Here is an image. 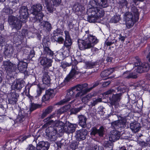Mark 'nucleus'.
Returning a JSON list of instances; mask_svg holds the SVG:
<instances>
[{"mask_svg":"<svg viewBox=\"0 0 150 150\" xmlns=\"http://www.w3.org/2000/svg\"><path fill=\"white\" fill-rule=\"evenodd\" d=\"M41 106L40 105L32 103L30 106V110L31 111H32L38 108L41 107Z\"/></svg>","mask_w":150,"mask_h":150,"instance_id":"obj_50","label":"nucleus"},{"mask_svg":"<svg viewBox=\"0 0 150 150\" xmlns=\"http://www.w3.org/2000/svg\"><path fill=\"white\" fill-rule=\"evenodd\" d=\"M102 100V98H98L97 99L93 98V102H91V105L92 106H94L98 103L101 102Z\"/></svg>","mask_w":150,"mask_h":150,"instance_id":"obj_53","label":"nucleus"},{"mask_svg":"<svg viewBox=\"0 0 150 150\" xmlns=\"http://www.w3.org/2000/svg\"><path fill=\"white\" fill-rule=\"evenodd\" d=\"M90 132V134L91 136L98 135L100 137H103L105 132L104 128L103 126H101L99 129L95 127H93L91 128Z\"/></svg>","mask_w":150,"mask_h":150,"instance_id":"obj_7","label":"nucleus"},{"mask_svg":"<svg viewBox=\"0 0 150 150\" xmlns=\"http://www.w3.org/2000/svg\"><path fill=\"white\" fill-rule=\"evenodd\" d=\"M120 16L117 15H115L112 17L111 19V21L113 23H117L120 20Z\"/></svg>","mask_w":150,"mask_h":150,"instance_id":"obj_54","label":"nucleus"},{"mask_svg":"<svg viewBox=\"0 0 150 150\" xmlns=\"http://www.w3.org/2000/svg\"><path fill=\"white\" fill-rule=\"evenodd\" d=\"M40 63L41 65L46 69H48L51 67L52 65V60L45 56H41L39 58Z\"/></svg>","mask_w":150,"mask_h":150,"instance_id":"obj_8","label":"nucleus"},{"mask_svg":"<svg viewBox=\"0 0 150 150\" xmlns=\"http://www.w3.org/2000/svg\"><path fill=\"white\" fill-rule=\"evenodd\" d=\"M135 60L134 61V65L135 67H138L141 64V62L140 59H139V57H135Z\"/></svg>","mask_w":150,"mask_h":150,"instance_id":"obj_58","label":"nucleus"},{"mask_svg":"<svg viewBox=\"0 0 150 150\" xmlns=\"http://www.w3.org/2000/svg\"><path fill=\"white\" fill-rule=\"evenodd\" d=\"M88 85L86 83L79 84L73 87V88L76 91H79V92H80L85 89H88V88H85Z\"/></svg>","mask_w":150,"mask_h":150,"instance_id":"obj_33","label":"nucleus"},{"mask_svg":"<svg viewBox=\"0 0 150 150\" xmlns=\"http://www.w3.org/2000/svg\"><path fill=\"white\" fill-rule=\"evenodd\" d=\"M87 20L90 23L99 22L100 21L99 18L93 13H92L91 15L88 16Z\"/></svg>","mask_w":150,"mask_h":150,"instance_id":"obj_34","label":"nucleus"},{"mask_svg":"<svg viewBox=\"0 0 150 150\" xmlns=\"http://www.w3.org/2000/svg\"><path fill=\"white\" fill-rule=\"evenodd\" d=\"M63 43L64 45L63 48H65L66 47L67 50H70L71 48V46L72 43L71 39H65Z\"/></svg>","mask_w":150,"mask_h":150,"instance_id":"obj_38","label":"nucleus"},{"mask_svg":"<svg viewBox=\"0 0 150 150\" xmlns=\"http://www.w3.org/2000/svg\"><path fill=\"white\" fill-rule=\"evenodd\" d=\"M37 86L38 88L36 90L37 95L35 96L36 98L38 97L41 95L42 91L44 90L43 88L41 87L40 86L38 85Z\"/></svg>","mask_w":150,"mask_h":150,"instance_id":"obj_51","label":"nucleus"},{"mask_svg":"<svg viewBox=\"0 0 150 150\" xmlns=\"http://www.w3.org/2000/svg\"><path fill=\"white\" fill-rule=\"evenodd\" d=\"M93 96L92 94L90 93L88 94L86 96L82 98L81 100L83 103H86L88 102L89 100Z\"/></svg>","mask_w":150,"mask_h":150,"instance_id":"obj_47","label":"nucleus"},{"mask_svg":"<svg viewBox=\"0 0 150 150\" xmlns=\"http://www.w3.org/2000/svg\"><path fill=\"white\" fill-rule=\"evenodd\" d=\"M2 11L3 13H5L7 15L12 14L13 13V10L9 7L4 8L3 9Z\"/></svg>","mask_w":150,"mask_h":150,"instance_id":"obj_48","label":"nucleus"},{"mask_svg":"<svg viewBox=\"0 0 150 150\" xmlns=\"http://www.w3.org/2000/svg\"><path fill=\"white\" fill-rule=\"evenodd\" d=\"M20 19L19 20L18 19L15 23L12 25L14 28L16 29L17 30H19L21 28L22 25V22L25 21V20L22 19Z\"/></svg>","mask_w":150,"mask_h":150,"instance_id":"obj_35","label":"nucleus"},{"mask_svg":"<svg viewBox=\"0 0 150 150\" xmlns=\"http://www.w3.org/2000/svg\"><path fill=\"white\" fill-rule=\"evenodd\" d=\"M47 123L49 125L53 124V127H54L59 131L64 129L65 125L64 123L62 121L59 120L54 121L52 120H51L48 121Z\"/></svg>","mask_w":150,"mask_h":150,"instance_id":"obj_11","label":"nucleus"},{"mask_svg":"<svg viewBox=\"0 0 150 150\" xmlns=\"http://www.w3.org/2000/svg\"><path fill=\"white\" fill-rule=\"evenodd\" d=\"M55 114H53L52 115H50V116L47 117L46 118L44 119L43 120V122H46L45 124L47 125H48L47 123V122L50 121V119L51 118H53L54 117V115Z\"/></svg>","mask_w":150,"mask_h":150,"instance_id":"obj_63","label":"nucleus"},{"mask_svg":"<svg viewBox=\"0 0 150 150\" xmlns=\"http://www.w3.org/2000/svg\"><path fill=\"white\" fill-rule=\"evenodd\" d=\"M42 7V4H40L33 5L31 8L32 13L33 14H36L38 13L41 12Z\"/></svg>","mask_w":150,"mask_h":150,"instance_id":"obj_22","label":"nucleus"},{"mask_svg":"<svg viewBox=\"0 0 150 150\" xmlns=\"http://www.w3.org/2000/svg\"><path fill=\"white\" fill-rule=\"evenodd\" d=\"M45 93L50 98H52L55 95V93L53 89H49L46 91Z\"/></svg>","mask_w":150,"mask_h":150,"instance_id":"obj_49","label":"nucleus"},{"mask_svg":"<svg viewBox=\"0 0 150 150\" xmlns=\"http://www.w3.org/2000/svg\"><path fill=\"white\" fill-rule=\"evenodd\" d=\"M109 137V139L111 141L114 142L118 140L120 137V132L117 130H112Z\"/></svg>","mask_w":150,"mask_h":150,"instance_id":"obj_16","label":"nucleus"},{"mask_svg":"<svg viewBox=\"0 0 150 150\" xmlns=\"http://www.w3.org/2000/svg\"><path fill=\"white\" fill-rule=\"evenodd\" d=\"M19 12L20 19H22L25 21L28 16L27 7L25 6H21L19 8Z\"/></svg>","mask_w":150,"mask_h":150,"instance_id":"obj_13","label":"nucleus"},{"mask_svg":"<svg viewBox=\"0 0 150 150\" xmlns=\"http://www.w3.org/2000/svg\"><path fill=\"white\" fill-rule=\"evenodd\" d=\"M41 26L44 29L48 32H50L52 29V25L47 21H43L41 22Z\"/></svg>","mask_w":150,"mask_h":150,"instance_id":"obj_27","label":"nucleus"},{"mask_svg":"<svg viewBox=\"0 0 150 150\" xmlns=\"http://www.w3.org/2000/svg\"><path fill=\"white\" fill-rule=\"evenodd\" d=\"M67 50L64 51L62 53L58 54L57 55V57H59V55L61 59H63L64 57H68L69 55L70 50Z\"/></svg>","mask_w":150,"mask_h":150,"instance_id":"obj_42","label":"nucleus"},{"mask_svg":"<svg viewBox=\"0 0 150 150\" xmlns=\"http://www.w3.org/2000/svg\"><path fill=\"white\" fill-rule=\"evenodd\" d=\"M131 12L133 14V16L135 17V20H138L139 18V10L136 7L132 5L131 6Z\"/></svg>","mask_w":150,"mask_h":150,"instance_id":"obj_28","label":"nucleus"},{"mask_svg":"<svg viewBox=\"0 0 150 150\" xmlns=\"http://www.w3.org/2000/svg\"><path fill=\"white\" fill-rule=\"evenodd\" d=\"M42 81L43 84L49 86L50 85L51 79L50 77L47 72L42 71Z\"/></svg>","mask_w":150,"mask_h":150,"instance_id":"obj_25","label":"nucleus"},{"mask_svg":"<svg viewBox=\"0 0 150 150\" xmlns=\"http://www.w3.org/2000/svg\"><path fill=\"white\" fill-rule=\"evenodd\" d=\"M75 91L76 90L73 88V87L71 88L70 89L68 90L66 98L57 103V105H63L65 103L70 100L71 99L74 97L75 94Z\"/></svg>","mask_w":150,"mask_h":150,"instance_id":"obj_6","label":"nucleus"},{"mask_svg":"<svg viewBox=\"0 0 150 150\" xmlns=\"http://www.w3.org/2000/svg\"><path fill=\"white\" fill-rule=\"evenodd\" d=\"M79 125L83 128H85L87 127L86 121L87 118L84 115H79L78 116Z\"/></svg>","mask_w":150,"mask_h":150,"instance_id":"obj_17","label":"nucleus"},{"mask_svg":"<svg viewBox=\"0 0 150 150\" xmlns=\"http://www.w3.org/2000/svg\"><path fill=\"white\" fill-rule=\"evenodd\" d=\"M7 108V104L2 105L0 104V116H5L6 113V109Z\"/></svg>","mask_w":150,"mask_h":150,"instance_id":"obj_41","label":"nucleus"},{"mask_svg":"<svg viewBox=\"0 0 150 150\" xmlns=\"http://www.w3.org/2000/svg\"><path fill=\"white\" fill-rule=\"evenodd\" d=\"M35 16L34 17V20L35 21H39L40 22L42 20L44 15L42 12L38 13L36 14H33Z\"/></svg>","mask_w":150,"mask_h":150,"instance_id":"obj_40","label":"nucleus"},{"mask_svg":"<svg viewBox=\"0 0 150 150\" xmlns=\"http://www.w3.org/2000/svg\"><path fill=\"white\" fill-rule=\"evenodd\" d=\"M115 89H110L109 90L107 91L104 93V95H108L111 94H113L115 92H116V91L117 92L119 91H121L122 90V88L121 87H118L115 88Z\"/></svg>","mask_w":150,"mask_h":150,"instance_id":"obj_39","label":"nucleus"},{"mask_svg":"<svg viewBox=\"0 0 150 150\" xmlns=\"http://www.w3.org/2000/svg\"><path fill=\"white\" fill-rule=\"evenodd\" d=\"M129 127L133 133H136L139 132L141 127L139 123L137 122H134L130 124Z\"/></svg>","mask_w":150,"mask_h":150,"instance_id":"obj_20","label":"nucleus"},{"mask_svg":"<svg viewBox=\"0 0 150 150\" xmlns=\"http://www.w3.org/2000/svg\"><path fill=\"white\" fill-rule=\"evenodd\" d=\"M27 66V63L22 61H19L17 65L18 69L21 73H24L26 70Z\"/></svg>","mask_w":150,"mask_h":150,"instance_id":"obj_24","label":"nucleus"},{"mask_svg":"<svg viewBox=\"0 0 150 150\" xmlns=\"http://www.w3.org/2000/svg\"><path fill=\"white\" fill-rule=\"evenodd\" d=\"M149 69V64L148 63L144 62L142 63L140 66L137 67L136 72L141 73L143 72H147Z\"/></svg>","mask_w":150,"mask_h":150,"instance_id":"obj_15","label":"nucleus"},{"mask_svg":"<svg viewBox=\"0 0 150 150\" xmlns=\"http://www.w3.org/2000/svg\"><path fill=\"white\" fill-rule=\"evenodd\" d=\"M100 83V81H97L93 84V86L89 88L88 89H85L83 91L80 92H78L75 96L76 97H79L80 96H81L85 94H86L87 92L90 91L93 88L96 87L97 86H98Z\"/></svg>","mask_w":150,"mask_h":150,"instance_id":"obj_14","label":"nucleus"},{"mask_svg":"<svg viewBox=\"0 0 150 150\" xmlns=\"http://www.w3.org/2000/svg\"><path fill=\"white\" fill-rule=\"evenodd\" d=\"M84 107V106H81L78 108H73L70 110V114H76Z\"/></svg>","mask_w":150,"mask_h":150,"instance_id":"obj_46","label":"nucleus"},{"mask_svg":"<svg viewBox=\"0 0 150 150\" xmlns=\"http://www.w3.org/2000/svg\"><path fill=\"white\" fill-rule=\"evenodd\" d=\"M18 19V18L16 16H9L8 18V23L10 25H12L15 23Z\"/></svg>","mask_w":150,"mask_h":150,"instance_id":"obj_45","label":"nucleus"},{"mask_svg":"<svg viewBox=\"0 0 150 150\" xmlns=\"http://www.w3.org/2000/svg\"><path fill=\"white\" fill-rule=\"evenodd\" d=\"M111 140L110 139L109 141H105L104 143V146L105 147H109L112 145V143L111 142Z\"/></svg>","mask_w":150,"mask_h":150,"instance_id":"obj_62","label":"nucleus"},{"mask_svg":"<svg viewBox=\"0 0 150 150\" xmlns=\"http://www.w3.org/2000/svg\"><path fill=\"white\" fill-rule=\"evenodd\" d=\"M120 91V93L116 94H113L111 97L110 96L109 98V100H110L111 105H115L116 104L120 101L122 93H123L125 91V90H123L122 88V91Z\"/></svg>","mask_w":150,"mask_h":150,"instance_id":"obj_10","label":"nucleus"},{"mask_svg":"<svg viewBox=\"0 0 150 150\" xmlns=\"http://www.w3.org/2000/svg\"><path fill=\"white\" fill-rule=\"evenodd\" d=\"M114 68L108 69L102 71L100 74V76L102 78L105 77L112 73L114 71Z\"/></svg>","mask_w":150,"mask_h":150,"instance_id":"obj_31","label":"nucleus"},{"mask_svg":"<svg viewBox=\"0 0 150 150\" xmlns=\"http://www.w3.org/2000/svg\"><path fill=\"white\" fill-rule=\"evenodd\" d=\"M18 110V115L21 116H23L24 117H26L27 115V114L26 113L25 110L23 108H21L19 106H18L17 108Z\"/></svg>","mask_w":150,"mask_h":150,"instance_id":"obj_44","label":"nucleus"},{"mask_svg":"<svg viewBox=\"0 0 150 150\" xmlns=\"http://www.w3.org/2000/svg\"><path fill=\"white\" fill-rule=\"evenodd\" d=\"M75 10L76 12H81L84 9V8L83 6L79 4L75 5Z\"/></svg>","mask_w":150,"mask_h":150,"instance_id":"obj_55","label":"nucleus"},{"mask_svg":"<svg viewBox=\"0 0 150 150\" xmlns=\"http://www.w3.org/2000/svg\"><path fill=\"white\" fill-rule=\"evenodd\" d=\"M32 86V84H31L28 83L25 86V89L23 92L22 93V94H23L25 93V95L30 99L31 98H32V97L30 96L29 93L30 89Z\"/></svg>","mask_w":150,"mask_h":150,"instance_id":"obj_37","label":"nucleus"},{"mask_svg":"<svg viewBox=\"0 0 150 150\" xmlns=\"http://www.w3.org/2000/svg\"><path fill=\"white\" fill-rule=\"evenodd\" d=\"M53 42H56L59 44H63L64 41V38L62 36H59L57 39L52 41Z\"/></svg>","mask_w":150,"mask_h":150,"instance_id":"obj_56","label":"nucleus"},{"mask_svg":"<svg viewBox=\"0 0 150 150\" xmlns=\"http://www.w3.org/2000/svg\"><path fill=\"white\" fill-rule=\"evenodd\" d=\"M25 118L23 116H21L18 115L17 118L15 120V123L18 124L21 123L25 120Z\"/></svg>","mask_w":150,"mask_h":150,"instance_id":"obj_52","label":"nucleus"},{"mask_svg":"<svg viewBox=\"0 0 150 150\" xmlns=\"http://www.w3.org/2000/svg\"><path fill=\"white\" fill-rule=\"evenodd\" d=\"M98 6H100L97 3V1L95 0H91L88 3V7L89 9H91V10L93 9Z\"/></svg>","mask_w":150,"mask_h":150,"instance_id":"obj_36","label":"nucleus"},{"mask_svg":"<svg viewBox=\"0 0 150 150\" xmlns=\"http://www.w3.org/2000/svg\"><path fill=\"white\" fill-rule=\"evenodd\" d=\"M97 62H96L88 61L85 63L87 69H91L97 65Z\"/></svg>","mask_w":150,"mask_h":150,"instance_id":"obj_43","label":"nucleus"},{"mask_svg":"<svg viewBox=\"0 0 150 150\" xmlns=\"http://www.w3.org/2000/svg\"><path fill=\"white\" fill-rule=\"evenodd\" d=\"M123 124L119 120L115 121L111 123V127L115 129L121 130L125 127Z\"/></svg>","mask_w":150,"mask_h":150,"instance_id":"obj_21","label":"nucleus"},{"mask_svg":"<svg viewBox=\"0 0 150 150\" xmlns=\"http://www.w3.org/2000/svg\"><path fill=\"white\" fill-rule=\"evenodd\" d=\"M37 150H48L50 144L47 142L41 141L37 144Z\"/></svg>","mask_w":150,"mask_h":150,"instance_id":"obj_18","label":"nucleus"},{"mask_svg":"<svg viewBox=\"0 0 150 150\" xmlns=\"http://www.w3.org/2000/svg\"><path fill=\"white\" fill-rule=\"evenodd\" d=\"M88 131L86 129H81L76 132L75 137L78 140L80 141L85 139L87 134Z\"/></svg>","mask_w":150,"mask_h":150,"instance_id":"obj_12","label":"nucleus"},{"mask_svg":"<svg viewBox=\"0 0 150 150\" xmlns=\"http://www.w3.org/2000/svg\"><path fill=\"white\" fill-rule=\"evenodd\" d=\"M124 18L126 21V26L129 28L132 27L134 23L138 21L135 20V17L133 15L132 13L129 11L125 13L124 16Z\"/></svg>","mask_w":150,"mask_h":150,"instance_id":"obj_4","label":"nucleus"},{"mask_svg":"<svg viewBox=\"0 0 150 150\" xmlns=\"http://www.w3.org/2000/svg\"><path fill=\"white\" fill-rule=\"evenodd\" d=\"M50 44V42L47 40H45L43 42V50L42 52L41 56L45 57H53L54 53L50 48L49 45Z\"/></svg>","mask_w":150,"mask_h":150,"instance_id":"obj_3","label":"nucleus"},{"mask_svg":"<svg viewBox=\"0 0 150 150\" xmlns=\"http://www.w3.org/2000/svg\"><path fill=\"white\" fill-rule=\"evenodd\" d=\"M120 6L122 8L124 6H126L127 7L128 4V2L126 0H121L119 2Z\"/></svg>","mask_w":150,"mask_h":150,"instance_id":"obj_57","label":"nucleus"},{"mask_svg":"<svg viewBox=\"0 0 150 150\" xmlns=\"http://www.w3.org/2000/svg\"><path fill=\"white\" fill-rule=\"evenodd\" d=\"M81 74L77 66L72 67L71 69L69 74L67 75L64 80V82L67 83L72 79L76 78L78 76Z\"/></svg>","mask_w":150,"mask_h":150,"instance_id":"obj_2","label":"nucleus"},{"mask_svg":"<svg viewBox=\"0 0 150 150\" xmlns=\"http://www.w3.org/2000/svg\"><path fill=\"white\" fill-rule=\"evenodd\" d=\"M83 36V40L79 39L78 45L81 50H84L93 47L98 42V40L95 36L89 34V30L85 31Z\"/></svg>","mask_w":150,"mask_h":150,"instance_id":"obj_1","label":"nucleus"},{"mask_svg":"<svg viewBox=\"0 0 150 150\" xmlns=\"http://www.w3.org/2000/svg\"><path fill=\"white\" fill-rule=\"evenodd\" d=\"M18 100H16L15 98L10 97L8 100V101L9 103L12 105H14L16 104Z\"/></svg>","mask_w":150,"mask_h":150,"instance_id":"obj_61","label":"nucleus"},{"mask_svg":"<svg viewBox=\"0 0 150 150\" xmlns=\"http://www.w3.org/2000/svg\"><path fill=\"white\" fill-rule=\"evenodd\" d=\"M122 77L128 79L131 78L135 79L137 77L136 74L130 72L129 71L124 72L122 74Z\"/></svg>","mask_w":150,"mask_h":150,"instance_id":"obj_29","label":"nucleus"},{"mask_svg":"<svg viewBox=\"0 0 150 150\" xmlns=\"http://www.w3.org/2000/svg\"><path fill=\"white\" fill-rule=\"evenodd\" d=\"M50 97L48 96L46 94L44 95L42 98V102H45V101H47L49 100L50 99Z\"/></svg>","mask_w":150,"mask_h":150,"instance_id":"obj_64","label":"nucleus"},{"mask_svg":"<svg viewBox=\"0 0 150 150\" xmlns=\"http://www.w3.org/2000/svg\"><path fill=\"white\" fill-rule=\"evenodd\" d=\"M25 82L23 80H18L16 81L13 84V86L15 89L20 90L24 86Z\"/></svg>","mask_w":150,"mask_h":150,"instance_id":"obj_26","label":"nucleus"},{"mask_svg":"<svg viewBox=\"0 0 150 150\" xmlns=\"http://www.w3.org/2000/svg\"><path fill=\"white\" fill-rule=\"evenodd\" d=\"M45 132L51 141L56 140L57 139V134L58 131L54 127H49L46 129Z\"/></svg>","mask_w":150,"mask_h":150,"instance_id":"obj_5","label":"nucleus"},{"mask_svg":"<svg viewBox=\"0 0 150 150\" xmlns=\"http://www.w3.org/2000/svg\"><path fill=\"white\" fill-rule=\"evenodd\" d=\"M78 144L76 142H74L71 143L70 145V147L72 149L75 150L78 147Z\"/></svg>","mask_w":150,"mask_h":150,"instance_id":"obj_60","label":"nucleus"},{"mask_svg":"<svg viewBox=\"0 0 150 150\" xmlns=\"http://www.w3.org/2000/svg\"><path fill=\"white\" fill-rule=\"evenodd\" d=\"M67 125V129L68 132L70 133H73L74 132L76 128L77 127L78 125L76 124H72L68 122L66 123Z\"/></svg>","mask_w":150,"mask_h":150,"instance_id":"obj_30","label":"nucleus"},{"mask_svg":"<svg viewBox=\"0 0 150 150\" xmlns=\"http://www.w3.org/2000/svg\"><path fill=\"white\" fill-rule=\"evenodd\" d=\"M53 107L52 106H48L45 109L43 110L41 116L42 119H43L50 113L52 111Z\"/></svg>","mask_w":150,"mask_h":150,"instance_id":"obj_32","label":"nucleus"},{"mask_svg":"<svg viewBox=\"0 0 150 150\" xmlns=\"http://www.w3.org/2000/svg\"><path fill=\"white\" fill-rule=\"evenodd\" d=\"M3 68L9 73L14 71L16 69V65L13 64L9 60L5 61L3 62Z\"/></svg>","mask_w":150,"mask_h":150,"instance_id":"obj_9","label":"nucleus"},{"mask_svg":"<svg viewBox=\"0 0 150 150\" xmlns=\"http://www.w3.org/2000/svg\"><path fill=\"white\" fill-rule=\"evenodd\" d=\"M14 47L11 45L5 46L4 53L5 56L8 57H11L14 52Z\"/></svg>","mask_w":150,"mask_h":150,"instance_id":"obj_23","label":"nucleus"},{"mask_svg":"<svg viewBox=\"0 0 150 150\" xmlns=\"http://www.w3.org/2000/svg\"><path fill=\"white\" fill-rule=\"evenodd\" d=\"M11 96L10 97L15 98V99H16V100H17L19 96L18 94L15 91L12 92L11 93Z\"/></svg>","mask_w":150,"mask_h":150,"instance_id":"obj_59","label":"nucleus"},{"mask_svg":"<svg viewBox=\"0 0 150 150\" xmlns=\"http://www.w3.org/2000/svg\"><path fill=\"white\" fill-rule=\"evenodd\" d=\"M102 7L98 6V7L94 8L93 10H92L91 13H93L99 18L103 16L105 12L103 9Z\"/></svg>","mask_w":150,"mask_h":150,"instance_id":"obj_19","label":"nucleus"}]
</instances>
